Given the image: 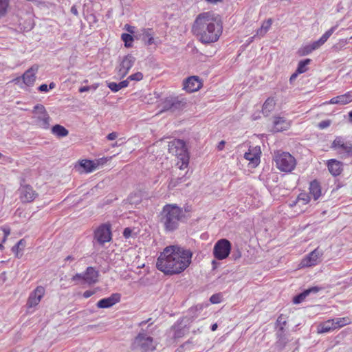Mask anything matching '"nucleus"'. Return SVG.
Here are the masks:
<instances>
[{
  "mask_svg": "<svg viewBox=\"0 0 352 352\" xmlns=\"http://www.w3.org/2000/svg\"><path fill=\"white\" fill-rule=\"evenodd\" d=\"M175 329V333H174V338H180L183 337L185 334V329L182 328H179L177 327H174Z\"/></svg>",
  "mask_w": 352,
  "mask_h": 352,
  "instance_id": "nucleus-43",
  "label": "nucleus"
},
{
  "mask_svg": "<svg viewBox=\"0 0 352 352\" xmlns=\"http://www.w3.org/2000/svg\"><path fill=\"white\" fill-rule=\"evenodd\" d=\"M36 124L40 127L47 129L50 127V117L43 104H38L34 107L32 111Z\"/></svg>",
  "mask_w": 352,
  "mask_h": 352,
  "instance_id": "nucleus-7",
  "label": "nucleus"
},
{
  "mask_svg": "<svg viewBox=\"0 0 352 352\" xmlns=\"http://www.w3.org/2000/svg\"><path fill=\"white\" fill-rule=\"evenodd\" d=\"M276 166L283 172H291L295 168V158L287 152L278 153L275 155Z\"/></svg>",
  "mask_w": 352,
  "mask_h": 352,
  "instance_id": "nucleus-6",
  "label": "nucleus"
},
{
  "mask_svg": "<svg viewBox=\"0 0 352 352\" xmlns=\"http://www.w3.org/2000/svg\"><path fill=\"white\" fill-rule=\"evenodd\" d=\"M157 345L153 337L148 336L144 330H142L134 338L131 349L141 352H152L156 349Z\"/></svg>",
  "mask_w": 352,
  "mask_h": 352,
  "instance_id": "nucleus-5",
  "label": "nucleus"
},
{
  "mask_svg": "<svg viewBox=\"0 0 352 352\" xmlns=\"http://www.w3.org/2000/svg\"><path fill=\"white\" fill-rule=\"evenodd\" d=\"M38 90L40 91L47 92L49 90L48 86L46 84H42L41 85L39 86Z\"/></svg>",
  "mask_w": 352,
  "mask_h": 352,
  "instance_id": "nucleus-50",
  "label": "nucleus"
},
{
  "mask_svg": "<svg viewBox=\"0 0 352 352\" xmlns=\"http://www.w3.org/2000/svg\"><path fill=\"white\" fill-rule=\"evenodd\" d=\"M206 1L209 3L215 4V3H217L220 1H221L222 0H206Z\"/></svg>",
  "mask_w": 352,
  "mask_h": 352,
  "instance_id": "nucleus-60",
  "label": "nucleus"
},
{
  "mask_svg": "<svg viewBox=\"0 0 352 352\" xmlns=\"http://www.w3.org/2000/svg\"><path fill=\"white\" fill-rule=\"evenodd\" d=\"M183 179V177L177 178L175 181L172 180L170 182V184H172L173 186H176L179 182H181Z\"/></svg>",
  "mask_w": 352,
  "mask_h": 352,
  "instance_id": "nucleus-58",
  "label": "nucleus"
},
{
  "mask_svg": "<svg viewBox=\"0 0 352 352\" xmlns=\"http://www.w3.org/2000/svg\"><path fill=\"white\" fill-rule=\"evenodd\" d=\"M276 336H277V338H285V335L284 333V329L283 330V331H280V329H278L277 333H276Z\"/></svg>",
  "mask_w": 352,
  "mask_h": 352,
  "instance_id": "nucleus-53",
  "label": "nucleus"
},
{
  "mask_svg": "<svg viewBox=\"0 0 352 352\" xmlns=\"http://www.w3.org/2000/svg\"><path fill=\"white\" fill-rule=\"evenodd\" d=\"M121 38H122V41L124 42V45L126 47H131L132 42L133 41V38L131 34L124 33L122 34Z\"/></svg>",
  "mask_w": 352,
  "mask_h": 352,
  "instance_id": "nucleus-39",
  "label": "nucleus"
},
{
  "mask_svg": "<svg viewBox=\"0 0 352 352\" xmlns=\"http://www.w3.org/2000/svg\"><path fill=\"white\" fill-rule=\"evenodd\" d=\"M273 123L274 131L276 132L287 130L290 126L289 121L280 116L275 117Z\"/></svg>",
  "mask_w": 352,
  "mask_h": 352,
  "instance_id": "nucleus-25",
  "label": "nucleus"
},
{
  "mask_svg": "<svg viewBox=\"0 0 352 352\" xmlns=\"http://www.w3.org/2000/svg\"><path fill=\"white\" fill-rule=\"evenodd\" d=\"M184 216L182 208L175 204H166L163 207L160 215V222L167 232L175 230Z\"/></svg>",
  "mask_w": 352,
  "mask_h": 352,
  "instance_id": "nucleus-3",
  "label": "nucleus"
},
{
  "mask_svg": "<svg viewBox=\"0 0 352 352\" xmlns=\"http://www.w3.org/2000/svg\"><path fill=\"white\" fill-rule=\"evenodd\" d=\"M38 70V67L34 65L28 69L22 76L23 82L27 86H32L36 80V74Z\"/></svg>",
  "mask_w": 352,
  "mask_h": 352,
  "instance_id": "nucleus-20",
  "label": "nucleus"
},
{
  "mask_svg": "<svg viewBox=\"0 0 352 352\" xmlns=\"http://www.w3.org/2000/svg\"><path fill=\"white\" fill-rule=\"evenodd\" d=\"M276 102L274 98H268L263 105L262 112L265 116H268L275 107Z\"/></svg>",
  "mask_w": 352,
  "mask_h": 352,
  "instance_id": "nucleus-28",
  "label": "nucleus"
},
{
  "mask_svg": "<svg viewBox=\"0 0 352 352\" xmlns=\"http://www.w3.org/2000/svg\"><path fill=\"white\" fill-rule=\"evenodd\" d=\"M192 253L178 245L166 247L157 258V268L166 275L179 274L191 263Z\"/></svg>",
  "mask_w": 352,
  "mask_h": 352,
  "instance_id": "nucleus-1",
  "label": "nucleus"
},
{
  "mask_svg": "<svg viewBox=\"0 0 352 352\" xmlns=\"http://www.w3.org/2000/svg\"><path fill=\"white\" fill-rule=\"evenodd\" d=\"M201 82L197 76H190L184 82V89L188 92H194L200 89Z\"/></svg>",
  "mask_w": 352,
  "mask_h": 352,
  "instance_id": "nucleus-16",
  "label": "nucleus"
},
{
  "mask_svg": "<svg viewBox=\"0 0 352 352\" xmlns=\"http://www.w3.org/2000/svg\"><path fill=\"white\" fill-rule=\"evenodd\" d=\"M261 154L260 146L250 147L248 151L245 153L244 157L253 164L257 165L260 162Z\"/></svg>",
  "mask_w": 352,
  "mask_h": 352,
  "instance_id": "nucleus-18",
  "label": "nucleus"
},
{
  "mask_svg": "<svg viewBox=\"0 0 352 352\" xmlns=\"http://www.w3.org/2000/svg\"><path fill=\"white\" fill-rule=\"evenodd\" d=\"M25 246V241L24 239L19 240L15 245L12 248V252L15 254L17 258H20L22 256L21 252Z\"/></svg>",
  "mask_w": 352,
  "mask_h": 352,
  "instance_id": "nucleus-35",
  "label": "nucleus"
},
{
  "mask_svg": "<svg viewBox=\"0 0 352 352\" xmlns=\"http://www.w3.org/2000/svg\"><path fill=\"white\" fill-rule=\"evenodd\" d=\"M129 85L128 80H124L119 83H116L114 82H107V87L113 91L117 92L122 88L126 87Z\"/></svg>",
  "mask_w": 352,
  "mask_h": 352,
  "instance_id": "nucleus-31",
  "label": "nucleus"
},
{
  "mask_svg": "<svg viewBox=\"0 0 352 352\" xmlns=\"http://www.w3.org/2000/svg\"><path fill=\"white\" fill-rule=\"evenodd\" d=\"M71 12L76 16L78 15V10L76 6H73L71 8Z\"/></svg>",
  "mask_w": 352,
  "mask_h": 352,
  "instance_id": "nucleus-54",
  "label": "nucleus"
},
{
  "mask_svg": "<svg viewBox=\"0 0 352 352\" xmlns=\"http://www.w3.org/2000/svg\"><path fill=\"white\" fill-rule=\"evenodd\" d=\"M276 325L279 327L280 331H283L284 329V326L286 324L285 318L280 315L276 320Z\"/></svg>",
  "mask_w": 352,
  "mask_h": 352,
  "instance_id": "nucleus-42",
  "label": "nucleus"
},
{
  "mask_svg": "<svg viewBox=\"0 0 352 352\" xmlns=\"http://www.w3.org/2000/svg\"><path fill=\"white\" fill-rule=\"evenodd\" d=\"M222 295L221 294H215L211 296L210 301L212 304H217L221 302Z\"/></svg>",
  "mask_w": 352,
  "mask_h": 352,
  "instance_id": "nucleus-44",
  "label": "nucleus"
},
{
  "mask_svg": "<svg viewBox=\"0 0 352 352\" xmlns=\"http://www.w3.org/2000/svg\"><path fill=\"white\" fill-rule=\"evenodd\" d=\"M322 253L318 249L309 253L300 263L302 267H311L316 265L319 261Z\"/></svg>",
  "mask_w": 352,
  "mask_h": 352,
  "instance_id": "nucleus-15",
  "label": "nucleus"
},
{
  "mask_svg": "<svg viewBox=\"0 0 352 352\" xmlns=\"http://www.w3.org/2000/svg\"><path fill=\"white\" fill-rule=\"evenodd\" d=\"M338 26V25L333 26L329 30H327L324 34H323L322 36L318 40L316 41L317 44L319 45L320 47L327 42L328 38L336 31V30L337 29Z\"/></svg>",
  "mask_w": 352,
  "mask_h": 352,
  "instance_id": "nucleus-32",
  "label": "nucleus"
},
{
  "mask_svg": "<svg viewBox=\"0 0 352 352\" xmlns=\"http://www.w3.org/2000/svg\"><path fill=\"white\" fill-rule=\"evenodd\" d=\"M56 87V84L53 82H52L51 83H50L49 85V89H54V87Z\"/></svg>",
  "mask_w": 352,
  "mask_h": 352,
  "instance_id": "nucleus-62",
  "label": "nucleus"
},
{
  "mask_svg": "<svg viewBox=\"0 0 352 352\" xmlns=\"http://www.w3.org/2000/svg\"><path fill=\"white\" fill-rule=\"evenodd\" d=\"M118 137V134L116 132H112L111 133H109L108 135H107V139L109 140H114L116 138H117Z\"/></svg>",
  "mask_w": 352,
  "mask_h": 352,
  "instance_id": "nucleus-48",
  "label": "nucleus"
},
{
  "mask_svg": "<svg viewBox=\"0 0 352 352\" xmlns=\"http://www.w3.org/2000/svg\"><path fill=\"white\" fill-rule=\"evenodd\" d=\"M168 152L177 158V166L182 170L186 168L189 163V155L185 142L179 139H175L168 142Z\"/></svg>",
  "mask_w": 352,
  "mask_h": 352,
  "instance_id": "nucleus-4",
  "label": "nucleus"
},
{
  "mask_svg": "<svg viewBox=\"0 0 352 352\" xmlns=\"http://www.w3.org/2000/svg\"><path fill=\"white\" fill-rule=\"evenodd\" d=\"M329 125H330V122L327 121V120L322 121L318 124V126L321 129H325V128L328 127Z\"/></svg>",
  "mask_w": 352,
  "mask_h": 352,
  "instance_id": "nucleus-46",
  "label": "nucleus"
},
{
  "mask_svg": "<svg viewBox=\"0 0 352 352\" xmlns=\"http://www.w3.org/2000/svg\"><path fill=\"white\" fill-rule=\"evenodd\" d=\"M185 103L182 100H179L178 98L169 97L166 98V100L163 102L162 110L174 112L182 109Z\"/></svg>",
  "mask_w": 352,
  "mask_h": 352,
  "instance_id": "nucleus-12",
  "label": "nucleus"
},
{
  "mask_svg": "<svg viewBox=\"0 0 352 352\" xmlns=\"http://www.w3.org/2000/svg\"><path fill=\"white\" fill-rule=\"evenodd\" d=\"M277 339L278 340L276 342V346L277 348H278L279 350H283L285 347V346H286V344H287V343L288 342V340H287V338L286 337L285 338H277Z\"/></svg>",
  "mask_w": 352,
  "mask_h": 352,
  "instance_id": "nucleus-40",
  "label": "nucleus"
},
{
  "mask_svg": "<svg viewBox=\"0 0 352 352\" xmlns=\"http://www.w3.org/2000/svg\"><path fill=\"white\" fill-rule=\"evenodd\" d=\"M331 320L333 322L335 329L343 327L344 326L351 323V319L349 317L336 318Z\"/></svg>",
  "mask_w": 352,
  "mask_h": 352,
  "instance_id": "nucleus-34",
  "label": "nucleus"
},
{
  "mask_svg": "<svg viewBox=\"0 0 352 352\" xmlns=\"http://www.w3.org/2000/svg\"><path fill=\"white\" fill-rule=\"evenodd\" d=\"M74 260V258L72 256H68L65 258V261H73Z\"/></svg>",
  "mask_w": 352,
  "mask_h": 352,
  "instance_id": "nucleus-63",
  "label": "nucleus"
},
{
  "mask_svg": "<svg viewBox=\"0 0 352 352\" xmlns=\"http://www.w3.org/2000/svg\"><path fill=\"white\" fill-rule=\"evenodd\" d=\"M98 272L92 267H88L83 274V280L89 285L94 284L98 281Z\"/></svg>",
  "mask_w": 352,
  "mask_h": 352,
  "instance_id": "nucleus-22",
  "label": "nucleus"
},
{
  "mask_svg": "<svg viewBox=\"0 0 352 352\" xmlns=\"http://www.w3.org/2000/svg\"><path fill=\"white\" fill-rule=\"evenodd\" d=\"M222 24L218 15L206 12L199 14L193 24L192 31L203 43L216 42L222 33Z\"/></svg>",
  "mask_w": 352,
  "mask_h": 352,
  "instance_id": "nucleus-2",
  "label": "nucleus"
},
{
  "mask_svg": "<svg viewBox=\"0 0 352 352\" xmlns=\"http://www.w3.org/2000/svg\"><path fill=\"white\" fill-rule=\"evenodd\" d=\"M333 330H335V327L331 319L320 323L318 327V333H328Z\"/></svg>",
  "mask_w": 352,
  "mask_h": 352,
  "instance_id": "nucleus-27",
  "label": "nucleus"
},
{
  "mask_svg": "<svg viewBox=\"0 0 352 352\" xmlns=\"http://www.w3.org/2000/svg\"><path fill=\"white\" fill-rule=\"evenodd\" d=\"M349 120L350 122H352V111H351L349 113Z\"/></svg>",
  "mask_w": 352,
  "mask_h": 352,
  "instance_id": "nucleus-64",
  "label": "nucleus"
},
{
  "mask_svg": "<svg viewBox=\"0 0 352 352\" xmlns=\"http://www.w3.org/2000/svg\"><path fill=\"white\" fill-rule=\"evenodd\" d=\"M82 279L83 280V274H76L75 276H73L72 280H77Z\"/></svg>",
  "mask_w": 352,
  "mask_h": 352,
  "instance_id": "nucleus-52",
  "label": "nucleus"
},
{
  "mask_svg": "<svg viewBox=\"0 0 352 352\" xmlns=\"http://www.w3.org/2000/svg\"><path fill=\"white\" fill-rule=\"evenodd\" d=\"M310 45H311V47H312V49H313V50H314H314H317V49H318V48L320 47H319V45L317 44V43H316V41H314V42H313L312 43H311Z\"/></svg>",
  "mask_w": 352,
  "mask_h": 352,
  "instance_id": "nucleus-59",
  "label": "nucleus"
},
{
  "mask_svg": "<svg viewBox=\"0 0 352 352\" xmlns=\"http://www.w3.org/2000/svg\"><path fill=\"white\" fill-rule=\"evenodd\" d=\"M80 167L82 168L86 173H91L97 168V164L94 161L82 160L80 162Z\"/></svg>",
  "mask_w": 352,
  "mask_h": 352,
  "instance_id": "nucleus-30",
  "label": "nucleus"
},
{
  "mask_svg": "<svg viewBox=\"0 0 352 352\" xmlns=\"http://www.w3.org/2000/svg\"><path fill=\"white\" fill-rule=\"evenodd\" d=\"M323 289L324 287L319 286H314L308 288L304 290L302 293L296 296L293 299V302L295 304H299L302 302L309 295L311 294H316Z\"/></svg>",
  "mask_w": 352,
  "mask_h": 352,
  "instance_id": "nucleus-19",
  "label": "nucleus"
},
{
  "mask_svg": "<svg viewBox=\"0 0 352 352\" xmlns=\"http://www.w3.org/2000/svg\"><path fill=\"white\" fill-rule=\"evenodd\" d=\"M120 294H118V293H115V294H111L108 298H104L100 300L97 302V307L98 308H102V309L109 308V307L113 306L114 305H116V303H118V302H120Z\"/></svg>",
  "mask_w": 352,
  "mask_h": 352,
  "instance_id": "nucleus-17",
  "label": "nucleus"
},
{
  "mask_svg": "<svg viewBox=\"0 0 352 352\" xmlns=\"http://www.w3.org/2000/svg\"><path fill=\"white\" fill-rule=\"evenodd\" d=\"M231 248V243L228 239H219L214 245L213 255L218 260H223L229 256Z\"/></svg>",
  "mask_w": 352,
  "mask_h": 352,
  "instance_id": "nucleus-8",
  "label": "nucleus"
},
{
  "mask_svg": "<svg viewBox=\"0 0 352 352\" xmlns=\"http://www.w3.org/2000/svg\"><path fill=\"white\" fill-rule=\"evenodd\" d=\"M52 133L59 138H63L68 135L69 131L64 126L56 124L52 128Z\"/></svg>",
  "mask_w": 352,
  "mask_h": 352,
  "instance_id": "nucleus-33",
  "label": "nucleus"
},
{
  "mask_svg": "<svg viewBox=\"0 0 352 352\" xmlns=\"http://www.w3.org/2000/svg\"><path fill=\"white\" fill-rule=\"evenodd\" d=\"M313 49L311 46L310 44L309 45H306L303 47H302L300 50H299V53L301 56H305V55H307V54H309L310 53H311L313 52Z\"/></svg>",
  "mask_w": 352,
  "mask_h": 352,
  "instance_id": "nucleus-41",
  "label": "nucleus"
},
{
  "mask_svg": "<svg viewBox=\"0 0 352 352\" xmlns=\"http://www.w3.org/2000/svg\"><path fill=\"white\" fill-rule=\"evenodd\" d=\"M217 327H218L217 324V323H214V324H213L211 326V328H210V329H211V330H212V331H216V330H217Z\"/></svg>",
  "mask_w": 352,
  "mask_h": 352,
  "instance_id": "nucleus-61",
  "label": "nucleus"
},
{
  "mask_svg": "<svg viewBox=\"0 0 352 352\" xmlns=\"http://www.w3.org/2000/svg\"><path fill=\"white\" fill-rule=\"evenodd\" d=\"M3 232L5 234V236H4V239L3 240V242H4L6 239V237L10 234V230L9 228H4L3 229Z\"/></svg>",
  "mask_w": 352,
  "mask_h": 352,
  "instance_id": "nucleus-55",
  "label": "nucleus"
},
{
  "mask_svg": "<svg viewBox=\"0 0 352 352\" xmlns=\"http://www.w3.org/2000/svg\"><path fill=\"white\" fill-rule=\"evenodd\" d=\"M331 148L344 157L352 155V144L341 137H337L333 140Z\"/></svg>",
  "mask_w": 352,
  "mask_h": 352,
  "instance_id": "nucleus-9",
  "label": "nucleus"
},
{
  "mask_svg": "<svg viewBox=\"0 0 352 352\" xmlns=\"http://www.w3.org/2000/svg\"><path fill=\"white\" fill-rule=\"evenodd\" d=\"M225 144H226L225 141H223V140L221 141V142L219 143L218 146H217V148H218V150H219V151L223 150V147H224Z\"/></svg>",
  "mask_w": 352,
  "mask_h": 352,
  "instance_id": "nucleus-56",
  "label": "nucleus"
},
{
  "mask_svg": "<svg viewBox=\"0 0 352 352\" xmlns=\"http://www.w3.org/2000/svg\"><path fill=\"white\" fill-rule=\"evenodd\" d=\"M34 28V23L32 21V20L30 19L28 21V24L27 26H25L24 28L25 30H32V28Z\"/></svg>",
  "mask_w": 352,
  "mask_h": 352,
  "instance_id": "nucleus-49",
  "label": "nucleus"
},
{
  "mask_svg": "<svg viewBox=\"0 0 352 352\" xmlns=\"http://www.w3.org/2000/svg\"><path fill=\"white\" fill-rule=\"evenodd\" d=\"M20 197L23 202H30L34 200L36 194L30 186H24L20 188Z\"/></svg>",
  "mask_w": 352,
  "mask_h": 352,
  "instance_id": "nucleus-21",
  "label": "nucleus"
},
{
  "mask_svg": "<svg viewBox=\"0 0 352 352\" xmlns=\"http://www.w3.org/2000/svg\"><path fill=\"white\" fill-rule=\"evenodd\" d=\"M143 78V74L141 72H137L135 74H133L128 77L126 80L128 81L129 80H135V81H140Z\"/></svg>",
  "mask_w": 352,
  "mask_h": 352,
  "instance_id": "nucleus-45",
  "label": "nucleus"
},
{
  "mask_svg": "<svg viewBox=\"0 0 352 352\" xmlns=\"http://www.w3.org/2000/svg\"><path fill=\"white\" fill-rule=\"evenodd\" d=\"M310 200V197L307 193L302 192L300 193L297 197L296 203H302L305 205L309 203Z\"/></svg>",
  "mask_w": 352,
  "mask_h": 352,
  "instance_id": "nucleus-38",
  "label": "nucleus"
},
{
  "mask_svg": "<svg viewBox=\"0 0 352 352\" xmlns=\"http://www.w3.org/2000/svg\"><path fill=\"white\" fill-rule=\"evenodd\" d=\"M94 294V292L87 290L83 293V296L86 298H89Z\"/></svg>",
  "mask_w": 352,
  "mask_h": 352,
  "instance_id": "nucleus-51",
  "label": "nucleus"
},
{
  "mask_svg": "<svg viewBox=\"0 0 352 352\" xmlns=\"http://www.w3.org/2000/svg\"><path fill=\"white\" fill-rule=\"evenodd\" d=\"M10 0H0V18L5 16L8 12Z\"/></svg>",
  "mask_w": 352,
  "mask_h": 352,
  "instance_id": "nucleus-37",
  "label": "nucleus"
},
{
  "mask_svg": "<svg viewBox=\"0 0 352 352\" xmlns=\"http://www.w3.org/2000/svg\"><path fill=\"white\" fill-rule=\"evenodd\" d=\"M140 37L144 45L149 46L160 43L159 40L154 38V32L151 28H143L140 30Z\"/></svg>",
  "mask_w": 352,
  "mask_h": 352,
  "instance_id": "nucleus-14",
  "label": "nucleus"
},
{
  "mask_svg": "<svg viewBox=\"0 0 352 352\" xmlns=\"http://www.w3.org/2000/svg\"><path fill=\"white\" fill-rule=\"evenodd\" d=\"M311 60L309 58H307L302 60H300L298 63V68L296 69V72L298 74H302L307 70V65L311 63Z\"/></svg>",
  "mask_w": 352,
  "mask_h": 352,
  "instance_id": "nucleus-36",
  "label": "nucleus"
},
{
  "mask_svg": "<svg viewBox=\"0 0 352 352\" xmlns=\"http://www.w3.org/2000/svg\"><path fill=\"white\" fill-rule=\"evenodd\" d=\"M45 289L43 286L36 287L30 294L27 300V307L32 308L37 306L44 296Z\"/></svg>",
  "mask_w": 352,
  "mask_h": 352,
  "instance_id": "nucleus-10",
  "label": "nucleus"
},
{
  "mask_svg": "<svg viewBox=\"0 0 352 352\" xmlns=\"http://www.w3.org/2000/svg\"><path fill=\"white\" fill-rule=\"evenodd\" d=\"M132 230L129 228H126L124 230L123 235L126 239L129 238L131 236Z\"/></svg>",
  "mask_w": 352,
  "mask_h": 352,
  "instance_id": "nucleus-47",
  "label": "nucleus"
},
{
  "mask_svg": "<svg viewBox=\"0 0 352 352\" xmlns=\"http://www.w3.org/2000/svg\"><path fill=\"white\" fill-rule=\"evenodd\" d=\"M94 238L100 245H103L104 243L110 241L111 239L110 227L106 225L100 226L95 231Z\"/></svg>",
  "mask_w": 352,
  "mask_h": 352,
  "instance_id": "nucleus-11",
  "label": "nucleus"
},
{
  "mask_svg": "<svg viewBox=\"0 0 352 352\" xmlns=\"http://www.w3.org/2000/svg\"><path fill=\"white\" fill-rule=\"evenodd\" d=\"M90 89V87L89 86H85V87H82L79 89V91L80 93H82V92H85V91H89Z\"/></svg>",
  "mask_w": 352,
  "mask_h": 352,
  "instance_id": "nucleus-57",
  "label": "nucleus"
},
{
  "mask_svg": "<svg viewBox=\"0 0 352 352\" xmlns=\"http://www.w3.org/2000/svg\"><path fill=\"white\" fill-rule=\"evenodd\" d=\"M327 167L333 176H338L342 173V163L335 159H331L327 162Z\"/></svg>",
  "mask_w": 352,
  "mask_h": 352,
  "instance_id": "nucleus-23",
  "label": "nucleus"
},
{
  "mask_svg": "<svg viewBox=\"0 0 352 352\" xmlns=\"http://www.w3.org/2000/svg\"><path fill=\"white\" fill-rule=\"evenodd\" d=\"M135 58L131 54L125 56L122 60L118 69V75L124 78L129 72L130 69L133 67Z\"/></svg>",
  "mask_w": 352,
  "mask_h": 352,
  "instance_id": "nucleus-13",
  "label": "nucleus"
},
{
  "mask_svg": "<svg viewBox=\"0 0 352 352\" xmlns=\"http://www.w3.org/2000/svg\"><path fill=\"white\" fill-rule=\"evenodd\" d=\"M273 21L272 19H268L267 20L263 21L261 28L256 30V33L255 36L263 37L265 35V34L270 30Z\"/></svg>",
  "mask_w": 352,
  "mask_h": 352,
  "instance_id": "nucleus-29",
  "label": "nucleus"
},
{
  "mask_svg": "<svg viewBox=\"0 0 352 352\" xmlns=\"http://www.w3.org/2000/svg\"><path fill=\"white\" fill-rule=\"evenodd\" d=\"M352 102V92L349 91L344 94L332 98L329 103L333 104H341L344 105Z\"/></svg>",
  "mask_w": 352,
  "mask_h": 352,
  "instance_id": "nucleus-24",
  "label": "nucleus"
},
{
  "mask_svg": "<svg viewBox=\"0 0 352 352\" xmlns=\"http://www.w3.org/2000/svg\"><path fill=\"white\" fill-rule=\"evenodd\" d=\"M309 193L315 200H317L321 195V188L320 184L317 181H313L310 183Z\"/></svg>",
  "mask_w": 352,
  "mask_h": 352,
  "instance_id": "nucleus-26",
  "label": "nucleus"
}]
</instances>
